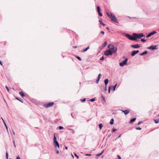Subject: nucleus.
<instances>
[{
  "mask_svg": "<svg viewBox=\"0 0 159 159\" xmlns=\"http://www.w3.org/2000/svg\"><path fill=\"white\" fill-rule=\"evenodd\" d=\"M106 14L108 16V17L111 19V20L113 22H116L117 23H119L117 19V18L116 17L115 15L111 13L110 14L108 12H106Z\"/></svg>",
  "mask_w": 159,
  "mask_h": 159,
  "instance_id": "obj_1",
  "label": "nucleus"
},
{
  "mask_svg": "<svg viewBox=\"0 0 159 159\" xmlns=\"http://www.w3.org/2000/svg\"><path fill=\"white\" fill-rule=\"evenodd\" d=\"M132 35L137 39V38L140 39L142 37H145V35L143 33H141L139 34L133 33L132 34Z\"/></svg>",
  "mask_w": 159,
  "mask_h": 159,
  "instance_id": "obj_2",
  "label": "nucleus"
},
{
  "mask_svg": "<svg viewBox=\"0 0 159 159\" xmlns=\"http://www.w3.org/2000/svg\"><path fill=\"white\" fill-rule=\"evenodd\" d=\"M108 47L110 49H111V51H112L113 53H115L117 51V48L115 47L113 45L109 44Z\"/></svg>",
  "mask_w": 159,
  "mask_h": 159,
  "instance_id": "obj_3",
  "label": "nucleus"
},
{
  "mask_svg": "<svg viewBox=\"0 0 159 159\" xmlns=\"http://www.w3.org/2000/svg\"><path fill=\"white\" fill-rule=\"evenodd\" d=\"M125 36L130 40L133 41L137 40V39L135 38L134 37H133V35L132 36L129 34L126 33L125 34Z\"/></svg>",
  "mask_w": 159,
  "mask_h": 159,
  "instance_id": "obj_4",
  "label": "nucleus"
},
{
  "mask_svg": "<svg viewBox=\"0 0 159 159\" xmlns=\"http://www.w3.org/2000/svg\"><path fill=\"white\" fill-rule=\"evenodd\" d=\"M53 142L55 148H57V147L58 148H59V143L57 141V138L55 134L54 135Z\"/></svg>",
  "mask_w": 159,
  "mask_h": 159,
  "instance_id": "obj_5",
  "label": "nucleus"
},
{
  "mask_svg": "<svg viewBox=\"0 0 159 159\" xmlns=\"http://www.w3.org/2000/svg\"><path fill=\"white\" fill-rule=\"evenodd\" d=\"M113 54L111 49H109L107 50L104 52V54L106 56H108L109 55H111Z\"/></svg>",
  "mask_w": 159,
  "mask_h": 159,
  "instance_id": "obj_6",
  "label": "nucleus"
},
{
  "mask_svg": "<svg viewBox=\"0 0 159 159\" xmlns=\"http://www.w3.org/2000/svg\"><path fill=\"white\" fill-rule=\"evenodd\" d=\"M128 59L126 58L125 59L122 61V62H120L119 63V65L120 66H123L125 65H126L127 62L128 61Z\"/></svg>",
  "mask_w": 159,
  "mask_h": 159,
  "instance_id": "obj_7",
  "label": "nucleus"
},
{
  "mask_svg": "<svg viewBox=\"0 0 159 159\" xmlns=\"http://www.w3.org/2000/svg\"><path fill=\"white\" fill-rule=\"evenodd\" d=\"M54 102H49L48 103H45L43 105V106L46 108H48L54 105Z\"/></svg>",
  "mask_w": 159,
  "mask_h": 159,
  "instance_id": "obj_8",
  "label": "nucleus"
},
{
  "mask_svg": "<svg viewBox=\"0 0 159 159\" xmlns=\"http://www.w3.org/2000/svg\"><path fill=\"white\" fill-rule=\"evenodd\" d=\"M157 46H154V45H151L150 47H148L147 48L148 49H150L152 50H154L155 49H158V48L157 47Z\"/></svg>",
  "mask_w": 159,
  "mask_h": 159,
  "instance_id": "obj_9",
  "label": "nucleus"
},
{
  "mask_svg": "<svg viewBox=\"0 0 159 159\" xmlns=\"http://www.w3.org/2000/svg\"><path fill=\"white\" fill-rule=\"evenodd\" d=\"M157 33V31H153L150 33L148 34L147 35V36H146V37L148 38H149V37H150L151 36L154 35V34H156Z\"/></svg>",
  "mask_w": 159,
  "mask_h": 159,
  "instance_id": "obj_10",
  "label": "nucleus"
},
{
  "mask_svg": "<svg viewBox=\"0 0 159 159\" xmlns=\"http://www.w3.org/2000/svg\"><path fill=\"white\" fill-rule=\"evenodd\" d=\"M20 96L22 97H25V98H28V95L27 93H24L22 91H20Z\"/></svg>",
  "mask_w": 159,
  "mask_h": 159,
  "instance_id": "obj_11",
  "label": "nucleus"
},
{
  "mask_svg": "<svg viewBox=\"0 0 159 159\" xmlns=\"http://www.w3.org/2000/svg\"><path fill=\"white\" fill-rule=\"evenodd\" d=\"M97 10L98 12V15L99 16L101 17L102 16V13H101L100 12V7L99 6H98L97 7Z\"/></svg>",
  "mask_w": 159,
  "mask_h": 159,
  "instance_id": "obj_12",
  "label": "nucleus"
},
{
  "mask_svg": "<svg viewBox=\"0 0 159 159\" xmlns=\"http://www.w3.org/2000/svg\"><path fill=\"white\" fill-rule=\"evenodd\" d=\"M139 52V50H137L136 51H133L131 53V56L132 57L134 56L136 54L138 53Z\"/></svg>",
  "mask_w": 159,
  "mask_h": 159,
  "instance_id": "obj_13",
  "label": "nucleus"
},
{
  "mask_svg": "<svg viewBox=\"0 0 159 159\" xmlns=\"http://www.w3.org/2000/svg\"><path fill=\"white\" fill-rule=\"evenodd\" d=\"M131 47L133 48H139L140 46L138 44H134V45H131Z\"/></svg>",
  "mask_w": 159,
  "mask_h": 159,
  "instance_id": "obj_14",
  "label": "nucleus"
},
{
  "mask_svg": "<svg viewBox=\"0 0 159 159\" xmlns=\"http://www.w3.org/2000/svg\"><path fill=\"white\" fill-rule=\"evenodd\" d=\"M121 111H122V112L124 113L125 115H127L129 112V111L128 109L125 110H121Z\"/></svg>",
  "mask_w": 159,
  "mask_h": 159,
  "instance_id": "obj_15",
  "label": "nucleus"
},
{
  "mask_svg": "<svg viewBox=\"0 0 159 159\" xmlns=\"http://www.w3.org/2000/svg\"><path fill=\"white\" fill-rule=\"evenodd\" d=\"M117 84H116L114 86H111V90L113 91H114L115 90V89L117 86Z\"/></svg>",
  "mask_w": 159,
  "mask_h": 159,
  "instance_id": "obj_16",
  "label": "nucleus"
},
{
  "mask_svg": "<svg viewBox=\"0 0 159 159\" xmlns=\"http://www.w3.org/2000/svg\"><path fill=\"white\" fill-rule=\"evenodd\" d=\"M1 119L3 121V122L4 125H5L6 128L7 129V130H8V127H7V124H6L5 121H4V120L3 119V118L2 117H1Z\"/></svg>",
  "mask_w": 159,
  "mask_h": 159,
  "instance_id": "obj_17",
  "label": "nucleus"
},
{
  "mask_svg": "<svg viewBox=\"0 0 159 159\" xmlns=\"http://www.w3.org/2000/svg\"><path fill=\"white\" fill-rule=\"evenodd\" d=\"M89 48V46H88V47H87L85 49H84L83 50L81 51L82 52H86L88 50Z\"/></svg>",
  "mask_w": 159,
  "mask_h": 159,
  "instance_id": "obj_18",
  "label": "nucleus"
},
{
  "mask_svg": "<svg viewBox=\"0 0 159 159\" xmlns=\"http://www.w3.org/2000/svg\"><path fill=\"white\" fill-rule=\"evenodd\" d=\"M108 81H109V80H108V79H106L105 80L104 82L105 85H106V86H107V84H108Z\"/></svg>",
  "mask_w": 159,
  "mask_h": 159,
  "instance_id": "obj_19",
  "label": "nucleus"
},
{
  "mask_svg": "<svg viewBox=\"0 0 159 159\" xmlns=\"http://www.w3.org/2000/svg\"><path fill=\"white\" fill-rule=\"evenodd\" d=\"M148 53L147 51L145 50L144 52L140 54V55L143 56L144 55L147 54Z\"/></svg>",
  "mask_w": 159,
  "mask_h": 159,
  "instance_id": "obj_20",
  "label": "nucleus"
},
{
  "mask_svg": "<svg viewBox=\"0 0 159 159\" xmlns=\"http://www.w3.org/2000/svg\"><path fill=\"white\" fill-rule=\"evenodd\" d=\"M136 120V118H133L132 119H131L129 123H132L134 122V121H135Z\"/></svg>",
  "mask_w": 159,
  "mask_h": 159,
  "instance_id": "obj_21",
  "label": "nucleus"
},
{
  "mask_svg": "<svg viewBox=\"0 0 159 159\" xmlns=\"http://www.w3.org/2000/svg\"><path fill=\"white\" fill-rule=\"evenodd\" d=\"M104 152V151L103 150H102V151L100 153L96 154V156L98 157L100 156Z\"/></svg>",
  "mask_w": 159,
  "mask_h": 159,
  "instance_id": "obj_22",
  "label": "nucleus"
},
{
  "mask_svg": "<svg viewBox=\"0 0 159 159\" xmlns=\"http://www.w3.org/2000/svg\"><path fill=\"white\" fill-rule=\"evenodd\" d=\"M107 41H105L104 43L102 45V47L103 48L105 47L107 45Z\"/></svg>",
  "mask_w": 159,
  "mask_h": 159,
  "instance_id": "obj_23",
  "label": "nucleus"
},
{
  "mask_svg": "<svg viewBox=\"0 0 159 159\" xmlns=\"http://www.w3.org/2000/svg\"><path fill=\"white\" fill-rule=\"evenodd\" d=\"M99 22H100V24L102 25L103 26H105V25L102 22V20H99Z\"/></svg>",
  "mask_w": 159,
  "mask_h": 159,
  "instance_id": "obj_24",
  "label": "nucleus"
},
{
  "mask_svg": "<svg viewBox=\"0 0 159 159\" xmlns=\"http://www.w3.org/2000/svg\"><path fill=\"white\" fill-rule=\"evenodd\" d=\"M114 119L113 118H112L111 119L110 121V124L112 125L114 124Z\"/></svg>",
  "mask_w": 159,
  "mask_h": 159,
  "instance_id": "obj_25",
  "label": "nucleus"
},
{
  "mask_svg": "<svg viewBox=\"0 0 159 159\" xmlns=\"http://www.w3.org/2000/svg\"><path fill=\"white\" fill-rule=\"evenodd\" d=\"M154 121L155 123L157 124L159 122V119H154Z\"/></svg>",
  "mask_w": 159,
  "mask_h": 159,
  "instance_id": "obj_26",
  "label": "nucleus"
},
{
  "mask_svg": "<svg viewBox=\"0 0 159 159\" xmlns=\"http://www.w3.org/2000/svg\"><path fill=\"white\" fill-rule=\"evenodd\" d=\"M102 126L103 125L102 124H100L99 125V127L100 130L102 129Z\"/></svg>",
  "mask_w": 159,
  "mask_h": 159,
  "instance_id": "obj_27",
  "label": "nucleus"
},
{
  "mask_svg": "<svg viewBox=\"0 0 159 159\" xmlns=\"http://www.w3.org/2000/svg\"><path fill=\"white\" fill-rule=\"evenodd\" d=\"M95 100V99L94 98H93L89 100V101L91 102H93Z\"/></svg>",
  "mask_w": 159,
  "mask_h": 159,
  "instance_id": "obj_28",
  "label": "nucleus"
},
{
  "mask_svg": "<svg viewBox=\"0 0 159 159\" xmlns=\"http://www.w3.org/2000/svg\"><path fill=\"white\" fill-rule=\"evenodd\" d=\"M86 98H84L83 99H80V101H81L82 102H85L86 101Z\"/></svg>",
  "mask_w": 159,
  "mask_h": 159,
  "instance_id": "obj_29",
  "label": "nucleus"
},
{
  "mask_svg": "<svg viewBox=\"0 0 159 159\" xmlns=\"http://www.w3.org/2000/svg\"><path fill=\"white\" fill-rule=\"evenodd\" d=\"M8 154L7 152H6V158L7 159H8Z\"/></svg>",
  "mask_w": 159,
  "mask_h": 159,
  "instance_id": "obj_30",
  "label": "nucleus"
},
{
  "mask_svg": "<svg viewBox=\"0 0 159 159\" xmlns=\"http://www.w3.org/2000/svg\"><path fill=\"white\" fill-rule=\"evenodd\" d=\"M76 58L78 59L79 61H81L82 60V59H81V58L79 57V56H77L76 57Z\"/></svg>",
  "mask_w": 159,
  "mask_h": 159,
  "instance_id": "obj_31",
  "label": "nucleus"
},
{
  "mask_svg": "<svg viewBox=\"0 0 159 159\" xmlns=\"http://www.w3.org/2000/svg\"><path fill=\"white\" fill-rule=\"evenodd\" d=\"M102 76V75L101 74H99L98 75V78L99 79H100V77L101 76Z\"/></svg>",
  "mask_w": 159,
  "mask_h": 159,
  "instance_id": "obj_32",
  "label": "nucleus"
},
{
  "mask_svg": "<svg viewBox=\"0 0 159 159\" xmlns=\"http://www.w3.org/2000/svg\"><path fill=\"white\" fill-rule=\"evenodd\" d=\"M135 129L137 130H140L142 129L140 127H136L135 128Z\"/></svg>",
  "mask_w": 159,
  "mask_h": 159,
  "instance_id": "obj_33",
  "label": "nucleus"
},
{
  "mask_svg": "<svg viewBox=\"0 0 159 159\" xmlns=\"http://www.w3.org/2000/svg\"><path fill=\"white\" fill-rule=\"evenodd\" d=\"M141 42H146V40L144 39H141Z\"/></svg>",
  "mask_w": 159,
  "mask_h": 159,
  "instance_id": "obj_34",
  "label": "nucleus"
},
{
  "mask_svg": "<svg viewBox=\"0 0 159 159\" xmlns=\"http://www.w3.org/2000/svg\"><path fill=\"white\" fill-rule=\"evenodd\" d=\"M58 128H59V129H62L64 128L62 126H59Z\"/></svg>",
  "mask_w": 159,
  "mask_h": 159,
  "instance_id": "obj_35",
  "label": "nucleus"
},
{
  "mask_svg": "<svg viewBox=\"0 0 159 159\" xmlns=\"http://www.w3.org/2000/svg\"><path fill=\"white\" fill-rule=\"evenodd\" d=\"M99 80H100L99 79L97 78V80H96V83L98 84V82H99Z\"/></svg>",
  "mask_w": 159,
  "mask_h": 159,
  "instance_id": "obj_36",
  "label": "nucleus"
},
{
  "mask_svg": "<svg viewBox=\"0 0 159 159\" xmlns=\"http://www.w3.org/2000/svg\"><path fill=\"white\" fill-rule=\"evenodd\" d=\"M111 88V86H110L109 87V88H108V91L109 93H110V92Z\"/></svg>",
  "mask_w": 159,
  "mask_h": 159,
  "instance_id": "obj_37",
  "label": "nucleus"
},
{
  "mask_svg": "<svg viewBox=\"0 0 159 159\" xmlns=\"http://www.w3.org/2000/svg\"><path fill=\"white\" fill-rule=\"evenodd\" d=\"M74 155L77 158H79V156L76 154V153H75Z\"/></svg>",
  "mask_w": 159,
  "mask_h": 159,
  "instance_id": "obj_38",
  "label": "nucleus"
},
{
  "mask_svg": "<svg viewBox=\"0 0 159 159\" xmlns=\"http://www.w3.org/2000/svg\"><path fill=\"white\" fill-rule=\"evenodd\" d=\"M6 88L8 92L9 91V89L7 86H6Z\"/></svg>",
  "mask_w": 159,
  "mask_h": 159,
  "instance_id": "obj_39",
  "label": "nucleus"
},
{
  "mask_svg": "<svg viewBox=\"0 0 159 159\" xmlns=\"http://www.w3.org/2000/svg\"><path fill=\"white\" fill-rule=\"evenodd\" d=\"M100 60H104V58L103 56H102L100 59Z\"/></svg>",
  "mask_w": 159,
  "mask_h": 159,
  "instance_id": "obj_40",
  "label": "nucleus"
},
{
  "mask_svg": "<svg viewBox=\"0 0 159 159\" xmlns=\"http://www.w3.org/2000/svg\"><path fill=\"white\" fill-rule=\"evenodd\" d=\"M116 129H113L112 130V133L116 131Z\"/></svg>",
  "mask_w": 159,
  "mask_h": 159,
  "instance_id": "obj_41",
  "label": "nucleus"
},
{
  "mask_svg": "<svg viewBox=\"0 0 159 159\" xmlns=\"http://www.w3.org/2000/svg\"><path fill=\"white\" fill-rule=\"evenodd\" d=\"M143 123V122L142 121H139L138 124V125H140V124H141V123Z\"/></svg>",
  "mask_w": 159,
  "mask_h": 159,
  "instance_id": "obj_42",
  "label": "nucleus"
},
{
  "mask_svg": "<svg viewBox=\"0 0 159 159\" xmlns=\"http://www.w3.org/2000/svg\"><path fill=\"white\" fill-rule=\"evenodd\" d=\"M15 98L17 100H18L19 101H20V98L15 97Z\"/></svg>",
  "mask_w": 159,
  "mask_h": 159,
  "instance_id": "obj_43",
  "label": "nucleus"
},
{
  "mask_svg": "<svg viewBox=\"0 0 159 159\" xmlns=\"http://www.w3.org/2000/svg\"><path fill=\"white\" fill-rule=\"evenodd\" d=\"M117 157L118 159H121V157H120V156L118 155L117 156Z\"/></svg>",
  "mask_w": 159,
  "mask_h": 159,
  "instance_id": "obj_44",
  "label": "nucleus"
},
{
  "mask_svg": "<svg viewBox=\"0 0 159 159\" xmlns=\"http://www.w3.org/2000/svg\"><path fill=\"white\" fill-rule=\"evenodd\" d=\"M100 33H101L102 34H105V33L104 32V31H102L100 32Z\"/></svg>",
  "mask_w": 159,
  "mask_h": 159,
  "instance_id": "obj_45",
  "label": "nucleus"
},
{
  "mask_svg": "<svg viewBox=\"0 0 159 159\" xmlns=\"http://www.w3.org/2000/svg\"><path fill=\"white\" fill-rule=\"evenodd\" d=\"M85 155L86 156H91V154H85Z\"/></svg>",
  "mask_w": 159,
  "mask_h": 159,
  "instance_id": "obj_46",
  "label": "nucleus"
},
{
  "mask_svg": "<svg viewBox=\"0 0 159 159\" xmlns=\"http://www.w3.org/2000/svg\"><path fill=\"white\" fill-rule=\"evenodd\" d=\"M13 144L14 145V146L15 147H16V145H15V142L14 140L13 141Z\"/></svg>",
  "mask_w": 159,
  "mask_h": 159,
  "instance_id": "obj_47",
  "label": "nucleus"
},
{
  "mask_svg": "<svg viewBox=\"0 0 159 159\" xmlns=\"http://www.w3.org/2000/svg\"><path fill=\"white\" fill-rule=\"evenodd\" d=\"M56 153L57 154H58L59 153V151L58 150H56Z\"/></svg>",
  "mask_w": 159,
  "mask_h": 159,
  "instance_id": "obj_48",
  "label": "nucleus"
},
{
  "mask_svg": "<svg viewBox=\"0 0 159 159\" xmlns=\"http://www.w3.org/2000/svg\"><path fill=\"white\" fill-rule=\"evenodd\" d=\"M102 98L103 99V100H105V97H104L102 95Z\"/></svg>",
  "mask_w": 159,
  "mask_h": 159,
  "instance_id": "obj_49",
  "label": "nucleus"
},
{
  "mask_svg": "<svg viewBox=\"0 0 159 159\" xmlns=\"http://www.w3.org/2000/svg\"><path fill=\"white\" fill-rule=\"evenodd\" d=\"M104 90L105 91L107 90V86H106V85H105V87L104 88Z\"/></svg>",
  "mask_w": 159,
  "mask_h": 159,
  "instance_id": "obj_50",
  "label": "nucleus"
},
{
  "mask_svg": "<svg viewBox=\"0 0 159 159\" xmlns=\"http://www.w3.org/2000/svg\"><path fill=\"white\" fill-rule=\"evenodd\" d=\"M70 129V130H72V133H73V134L74 133V130L73 129Z\"/></svg>",
  "mask_w": 159,
  "mask_h": 159,
  "instance_id": "obj_51",
  "label": "nucleus"
},
{
  "mask_svg": "<svg viewBox=\"0 0 159 159\" xmlns=\"http://www.w3.org/2000/svg\"><path fill=\"white\" fill-rule=\"evenodd\" d=\"M16 159H20V157L19 156H18L16 158Z\"/></svg>",
  "mask_w": 159,
  "mask_h": 159,
  "instance_id": "obj_52",
  "label": "nucleus"
},
{
  "mask_svg": "<svg viewBox=\"0 0 159 159\" xmlns=\"http://www.w3.org/2000/svg\"><path fill=\"white\" fill-rule=\"evenodd\" d=\"M0 64L1 66H2V63L1 62V61L0 60Z\"/></svg>",
  "mask_w": 159,
  "mask_h": 159,
  "instance_id": "obj_53",
  "label": "nucleus"
},
{
  "mask_svg": "<svg viewBox=\"0 0 159 159\" xmlns=\"http://www.w3.org/2000/svg\"><path fill=\"white\" fill-rule=\"evenodd\" d=\"M121 134H120V135H119L118 137V138H120V137L121 136Z\"/></svg>",
  "mask_w": 159,
  "mask_h": 159,
  "instance_id": "obj_54",
  "label": "nucleus"
},
{
  "mask_svg": "<svg viewBox=\"0 0 159 159\" xmlns=\"http://www.w3.org/2000/svg\"><path fill=\"white\" fill-rule=\"evenodd\" d=\"M106 28L108 30H109V28L108 27H107Z\"/></svg>",
  "mask_w": 159,
  "mask_h": 159,
  "instance_id": "obj_55",
  "label": "nucleus"
},
{
  "mask_svg": "<svg viewBox=\"0 0 159 159\" xmlns=\"http://www.w3.org/2000/svg\"><path fill=\"white\" fill-rule=\"evenodd\" d=\"M132 18L136 19H138V18H137L136 17H132Z\"/></svg>",
  "mask_w": 159,
  "mask_h": 159,
  "instance_id": "obj_56",
  "label": "nucleus"
},
{
  "mask_svg": "<svg viewBox=\"0 0 159 159\" xmlns=\"http://www.w3.org/2000/svg\"><path fill=\"white\" fill-rule=\"evenodd\" d=\"M20 102H22V103H23V100H22V99H20Z\"/></svg>",
  "mask_w": 159,
  "mask_h": 159,
  "instance_id": "obj_57",
  "label": "nucleus"
},
{
  "mask_svg": "<svg viewBox=\"0 0 159 159\" xmlns=\"http://www.w3.org/2000/svg\"><path fill=\"white\" fill-rule=\"evenodd\" d=\"M65 149H67V150L68 149V147H66V146L65 147Z\"/></svg>",
  "mask_w": 159,
  "mask_h": 159,
  "instance_id": "obj_58",
  "label": "nucleus"
},
{
  "mask_svg": "<svg viewBox=\"0 0 159 159\" xmlns=\"http://www.w3.org/2000/svg\"><path fill=\"white\" fill-rule=\"evenodd\" d=\"M111 134H109L108 135V137H109L111 136Z\"/></svg>",
  "mask_w": 159,
  "mask_h": 159,
  "instance_id": "obj_59",
  "label": "nucleus"
},
{
  "mask_svg": "<svg viewBox=\"0 0 159 159\" xmlns=\"http://www.w3.org/2000/svg\"><path fill=\"white\" fill-rule=\"evenodd\" d=\"M73 47L74 48H77V46H74Z\"/></svg>",
  "mask_w": 159,
  "mask_h": 159,
  "instance_id": "obj_60",
  "label": "nucleus"
},
{
  "mask_svg": "<svg viewBox=\"0 0 159 159\" xmlns=\"http://www.w3.org/2000/svg\"><path fill=\"white\" fill-rule=\"evenodd\" d=\"M71 116H72L73 118H74V116H73V114H72V113H71Z\"/></svg>",
  "mask_w": 159,
  "mask_h": 159,
  "instance_id": "obj_61",
  "label": "nucleus"
},
{
  "mask_svg": "<svg viewBox=\"0 0 159 159\" xmlns=\"http://www.w3.org/2000/svg\"><path fill=\"white\" fill-rule=\"evenodd\" d=\"M128 18H130V19L132 18V17H129V16H128Z\"/></svg>",
  "mask_w": 159,
  "mask_h": 159,
  "instance_id": "obj_62",
  "label": "nucleus"
},
{
  "mask_svg": "<svg viewBox=\"0 0 159 159\" xmlns=\"http://www.w3.org/2000/svg\"><path fill=\"white\" fill-rule=\"evenodd\" d=\"M71 155L74 158V156H73V155L72 154H71Z\"/></svg>",
  "mask_w": 159,
  "mask_h": 159,
  "instance_id": "obj_63",
  "label": "nucleus"
},
{
  "mask_svg": "<svg viewBox=\"0 0 159 159\" xmlns=\"http://www.w3.org/2000/svg\"><path fill=\"white\" fill-rule=\"evenodd\" d=\"M19 94H20V91L19 92Z\"/></svg>",
  "mask_w": 159,
  "mask_h": 159,
  "instance_id": "obj_64",
  "label": "nucleus"
}]
</instances>
